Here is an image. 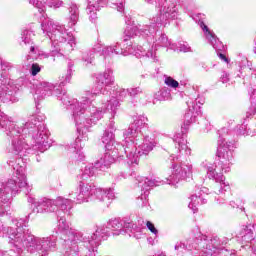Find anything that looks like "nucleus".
<instances>
[{"mask_svg":"<svg viewBox=\"0 0 256 256\" xmlns=\"http://www.w3.org/2000/svg\"><path fill=\"white\" fill-rule=\"evenodd\" d=\"M117 99L120 101H123L129 95V89H123V88H118L117 91Z\"/></svg>","mask_w":256,"mask_h":256,"instance_id":"nucleus-37","label":"nucleus"},{"mask_svg":"<svg viewBox=\"0 0 256 256\" xmlns=\"http://www.w3.org/2000/svg\"><path fill=\"white\" fill-rule=\"evenodd\" d=\"M133 143H125L124 145L117 144V147H114L112 150H106L104 156L96 162V168H100V171L110 167L111 164L115 163V160L118 159L121 161L123 155H126L128 163L130 165H139V157H141L136 151Z\"/></svg>","mask_w":256,"mask_h":256,"instance_id":"nucleus-11","label":"nucleus"},{"mask_svg":"<svg viewBox=\"0 0 256 256\" xmlns=\"http://www.w3.org/2000/svg\"><path fill=\"white\" fill-rule=\"evenodd\" d=\"M170 49L173 51H181L182 53H189V51H191V46H189L187 42H183L182 44H179V46H177V44H172Z\"/></svg>","mask_w":256,"mask_h":256,"instance_id":"nucleus-30","label":"nucleus"},{"mask_svg":"<svg viewBox=\"0 0 256 256\" xmlns=\"http://www.w3.org/2000/svg\"><path fill=\"white\" fill-rule=\"evenodd\" d=\"M230 206H231V207H236L237 204H235V201H231V202H230Z\"/></svg>","mask_w":256,"mask_h":256,"instance_id":"nucleus-48","label":"nucleus"},{"mask_svg":"<svg viewBox=\"0 0 256 256\" xmlns=\"http://www.w3.org/2000/svg\"><path fill=\"white\" fill-rule=\"evenodd\" d=\"M146 227L147 229H149L150 233H152L153 235H155V237H157V235H159V230H157L155 228V224L152 223L151 221H147L146 222Z\"/></svg>","mask_w":256,"mask_h":256,"instance_id":"nucleus-38","label":"nucleus"},{"mask_svg":"<svg viewBox=\"0 0 256 256\" xmlns=\"http://www.w3.org/2000/svg\"><path fill=\"white\" fill-rule=\"evenodd\" d=\"M39 123L41 120L37 114H29L22 122H8L6 135L10 144L7 146V152L11 155H21L31 147H37L41 153L49 149L47 131H41L43 126ZM37 125L38 128H35Z\"/></svg>","mask_w":256,"mask_h":256,"instance_id":"nucleus-2","label":"nucleus"},{"mask_svg":"<svg viewBox=\"0 0 256 256\" xmlns=\"http://www.w3.org/2000/svg\"><path fill=\"white\" fill-rule=\"evenodd\" d=\"M256 113V108H251L249 111V115H253Z\"/></svg>","mask_w":256,"mask_h":256,"instance_id":"nucleus-46","label":"nucleus"},{"mask_svg":"<svg viewBox=\"0 0 256 256\" xmlns=\"http://www.w3.org/2000/svg\"><path fill=\"white\" fill-rule=\"evenodd\" d=\"M179 0H165L160 13L150 19V25H153L155 30L163 27L170 19H177L179 17V8L177 7Z\"/></svg>","mask_w":256,"mask_h":256,"instance_id":"nucleus-14","label":"nucleus"},{"mask_svg":"<svg viewBox=\"0 0 256 256\" xmlns=\"http://www.w3.org/2000/svg\"><path fill=\"white\" fill-rule=\"evenodd\" d=\"M58 229L64 233L62 239L65 241L66 245L70 247L72 251H77L76 245L77 241L81 240L80 234L77 230H74L69 226L65 216H58Z\"/></svg>","mask_w":256,"mask_h":256,"instance_id":"nucleus-15","label":"nucleus"},{"mask_svg":"<svg viewBox=\"0 0 256 256\" xmlns=\"http://www.w3.org/2000/svg\"><path fill=\"white\" fill-rule=\"evenodd\" d=\"M95 188L93 185L85 182L79 183V193L72 192L69 194L72 203H88L93 201V192Z\"/></svg>","mask_w":256,"mask_h":256,"instance_id":"nucleus-17","label":"nucleus"},{"mask_svg":"<svg viewBox=\"0 0 256 256\" xmlns=\"http://www.w3.org/2000/svg\"><path fill=\"white\" fill-rule=\"evenodd\" d=\"M235 149V142L229 141V136L221 134L218 140L217 157L218 163L203 162V167L207 171L209 179L215 181L214 191L216 195H225L229 191V183L225 182L224 173L229 172L231 164L233 163V151Z\"/></svg>","mask_w":256,"mask_h":256,"instance_id":"nucleus-4","label":"nucleus"},{"mask_svg":"<svg viewBox=\"0 0 256 256\" xmlns=\"http://www.w3.org/2000/svg\"><path fill=\"white\" fill-rule=\"evenodd\" d=\"M33 32L29 30H24L21 34V41L24 45H29L33 39Z\"/></svg>","mask_w":256,"mask_h":256,"instance_id":"nucleus-32","label":"nucleus"},{"mask_svg":"<svg viewBox=\"0 0 256 256\" xmlns=\"http://www.w3.org/2000/svg\"><path fill=\"white\" fill-rule=\"evenodd\" d=\"M43 34L52 43L51 53L55 57L63 53H71L75 49L77 42L71 32H67L65 25L59 24L50 18H44L41 23Z\"/></svg>","mask_w":256,"mask_h":256,"instance_id":"nucleus-6","label":"nucleus"},{"mask_svg":"<svg viewBox=\"0 0 256 256\" xmlns=\"http://www.w3.org/2000/svg\"><path fill=\"white\" fill-rule=\"evenodd\" d=\"M229 243V238L217 236L212 239H207V236L203 235L199 229H196L193 238L186 240V243L177 242L175 244V251H191L192 255L199 256H213L223 249L225 245Z\"/></svg>","mask_w":256,"mask_h":256,"instance_id":"nucleus-8","label":"nucleus"},{"mask_svg":"<svg viewBox=\"0 0 256 256\" xmlns=\"http://www.w3.org/2000/svg\"><path fill=\"white\" fill-rule=\"evenodd\" d=\"M204 190H196L195 194H192L189 198L188 207L195 213L197 211V205H205L207 199L203 196Z\"/></svg>","mask_w":256,"mask_h":256,"instance_id":"nucleus-25","label":"nucleus"},{"mask_svg":"<svg viewBox=\"0 0 256 256\" xmlns=\"http://www.w3.org/2000/svg\"><path fill=\"white\" fill-rule=\"evenodd\" d=\"M240 209H241L242 211H245V208H243V207H241Z\"/></svg>","mask_w":256,"mask_h":256,"instance_id":"nucleus-53","label":"nucleus"},{"mask_svg":"<svg viewBox=\"0 0 256 256\" xmlns=\"http://www.w3.org/2000/svg\"><path fill=\"white\" fill-rule=\"evenodd\" d=\"M95 169H101V168L100 167L97 168L96 164L87 165L82 174V179H89V177H93V175H95Z\"/></svg>","mask_w":256,"mask_h":256,"instance_id":"nucleus-29","label":"nucleus"},{"mask_svg":"<svg viewBox=\"0 0 256 256\" xmlns=\"http://www.w3.org/2000/svg\"><path fill=\"white\" fill-rule=\"evenodd\" d=\"M34 213H55L57 217L60 215H71L73 209V201L71 199L58 196L56 199L43 198L34 202Z\"/></svg>","mask_w":256,"mask_h":256,"instance_id":"nucleus-13","label":"nucleus"},{"mask_svg":"<svg viewBox=\"0 0 256 256\" xmlns=\"http://www.w3.org/2000/svg\"><path fill=\"white\" fill-rule=\"evenodd\" d=\"M196 21L198 25L201 27L206 39L208 40V43L212 45L215 51H221L222 49H225V46H223V43L217 39V36L215 35V33H213V31H211L209 27L205 25V22H203V20L196 19Z\"/></svg>","mask_w":256,"mask_h":256,"instance_id":"nucleus-22","label":"nucleus"},{"mask_svg":"<svg viewBox=\"0 0 256 256\" xmlns=\"http://www.w3.org/2000/svg\"><path fill=\"white\" fill-rule=\"evenodd\" d=\"M161 3H163V0H158V6H161Z\"/></svg>","mask_w":256,"mask_h":256,"instance_id":"nucleus-50","label":"nucleus"},{"mask_svg":"<svg viewBox=\"0 0 256 256\" xmlns=\"http://www.w3.org/2000/svg\"><path fill=\"white\" fill-rule=\"evenodd\" d=\"M205 104V98L198 97L194 102L188 103V111L184 115V120L186 125H191L195 123L199 113H201V105Z\"/></svg>","mask_w":256,"mask_h":256,"instance_id":"nucleus-19","label":"nucleus"},{"mask_svg":"<svg viewBox=\"0 0 256 256\" xmlns=\"http://www.w3.org/2000/svg\"><path fill=\"white\" fill-rule=\"evenodd\" d=\"M8 164L14 169V179L8 180L0 186V200L2 203H8V201H11L13 193H17L19 189H22L26 194L31 191V186L27 183L25 164L23 163V160L19 158L16 160L15 164L13 161H9Z\"/></svg>","mask_w":256,"mask_h":256,"instance_id":"nucleus-9","label":"nucleus"},{"mask_svg":"<svg viewBox=\"0 0 256 256\" xmlns=\"http://www.w3.org/2000/svg\"><path fill=\"white\" fill-rule=\"evenodd\" d=\"M108 227L111 229L113 235H121L125 233V229L131 233H135V229H137V225L133 221L124 222L123 224L119 219L110 220Z\"/></svg>","mask_w":256,"mask_h":256,"instance_id":"nucleus-20","label":"nucleus"},{"mask_svg":"<svg viewBox=\"0 0 256 256\" xmlns=\"http://www.w3.org/2000/svg\"><path fill=\"white\" fill-rule=\"evenodd\" d=\"M218 57L219 59H221V61H224V63H227L229 65L230 60L229 58H227V56H225V54L218 52Z\"/></svg>","mask_w":256,"mask_h":256,"instance_id":"nucleus-41","label":"nucleus"},{"mask_svg":"<svg viewBox=\"0 0 256 256\" xmlns=\"http://www.w3.org/2000/svg\"><path fill=\"white\" fill-rule=\"evenodd\" d=\"M174 143H176V154L170 156L172 161H183L191 155V148L187 145V138L183 132L177 133L173 137Z\"/></svg>","mask_w":256,"mask_h":256,"instance_id":"nucleus-16","label":"nucleus"},{"mask_svg":"<svg viewBox=\"0 0 256 256\" xmlns=\"http://www.w3.org/2000/svg\"><path fill=\"white\" fill-rule=\"evenodd\" d=\"M30 5L36 7L39 13H45L47 7H53L54 9H59L63 6V1L61 0H29Z\"/></svg>","mask_w":256,"mask_h":256,"instance_id":"nucleus-24","label":"nucleus"},{"mask_svg":"<svg viewBox=\"0 0 256 256\" xmlns=\"http://www.w3.org/2000/svg\"><path fill=\"white\" fill-rule=\"evenodd\" d=\"M107 5V0H97L95 2H89L87 7V14L89 16V20L92 23L97 21V11H99V7H103Z\"/></svg>","mask_w":256,"mask_h":256,"instance_id":"nucleus-26","label":"nucleus"},{"mask_svg":"<svg viewBox=\"0 0 256 256\" xmlns=\"http://www.w3.org/2000/svg\"><path fill=\"white\" fill-rule=\"evenodd\" d=\"M115 122L113 120L110 121L108 125V129H106L102 136V143L105 145L106 151H113L119 143L115 142Z\"/></svg>","mask_w":256,"mask_h":256,"instance_id":"nucleus-21","label":"nucleus"},{"mask_svg":"<svg viewBox=\"0 0 256 256\" xmlns=\"http://www.w3.org/2000/svg\"><path fill=\"white\" fill-rule=\"evenodd\" d=\"M149 123V119L145 115H138L134 117V122L131 123L127 130L124 131V137H126L125 143H133L135 146V152L141 157V155H149L157 144V137L159 132L155 131L149 135L143 136L139 133V129H143Z\"/></svg>","mask_w":256,"mask_h":256,"instance_id":"nucleus-7","label":"nucleus"},{"mask_svg":"<svg viewBox=\"0 0 256 256\" xmlns=\"http://www.w3.org/2000/svg\"><path fill=\"white\" fill-rule=\"evenodd\" d=\"M216 201L218 205H225V198L223 196H219L218 198H216Z\"/></svg>","mask_w":256,"mask_h":256,"instance_id":"nucleus-43","label":"nucleus"},{"mask_svg":"<svg viewBox=\"0 0 256 256\" xmlns=\"http://www.w3.org/2000/svg\"><path fill=\"white\" fill-rule=\"evenodd\" d=\"M256 92H254V95H255Z\"/></svg>","mask_w":256,"mask_h":256,"instance_id":"nucleus-55","label":"nucleus"},{"mask_svg":"<svg viewBox=\"0 0 256 256\" xmlns=\"http://www.w3.org/2000/svg\"><path fill=\"white\" fill-rule=\"evenodd\" d=\"M142 91L143 90H141L140 87L128 89L130 97H136V95H139L140 93H142Z\"/></svg>","mask_w":256,"mask_h":256,"instance_id":"nucleus-40","label":"nucleus"},{"mask_svg":"<svg viewBox=\"0 0 256 256\" xmlns=\"http://www.w3.org/2000/svg\"><path fill=\"white\" fill-rule=\"evenodd\" d=\"M41 55H42V57H45V58L49 57V55H47V54H41Z\"/></svg>","mask_w":256,"mask_h":256,"instance_id":"nucleus-51","label":"nucleus"},{"mask_svg":"<svg viewBox=\"0 0 256 256\" xmlns=\"http://www.w3.org/2000/svg\"><path fill=\"white\" fill-rule=\"evenodd\" d=\"M71 77H73V69H68L65 76L60 79V87H65L67 83H71Z\"/></svg>","mask_w":256,"mask_h":256,"instance_id":"nucleus-34","label":"nucleus"},{"mask_svg":"<svg viewBox=\"0 0 256 256\" xmlns=\"http://www.w3.org/2000/svg\"><path fill=\"white\" fill-rule=\"evenodd\" d=\"M237 132L239 135H245V125H241Z\"/></svg>","mask_w":256,"mask_h":256,"instance_id":"nucleus-44","label":"nucleus"},{"mask_svg":"<svg viewBox=\"0 0 256 256\" xmlns=\"http://www.w3.org/2000/svg\"><path fill=\"white\" fill-rule=\"evenodd\" d=\"M73 65H75L73 63V61L72 60H68V69H73Z\"/></svg>","mask_w":256,"mask_h":256,"instance_id":"nucleus-45","label":"nucleus"},{"mask_svg":"<svg viewBox=\"0 0 256 256\" xmlns=\"http://www.w3.org/2000/svg\"><path fill=\"white\" fill-rule=\"evenodd\" d=\"M96 83H98V92H86L80 99L79 111L74 112V121L76 124L78 137L70 148V152L74 153V159L76 161H83L85 159V153H83V147L89 137L87 133L89 132V127L96 125L98 121L103 119V115L110 111L112 115H115L117 107H119V99L112 96L107 103L102 102L101 104L92 105L93 100L97 97V93L103 89V87H109L115 83V77L113 76V70L106 69L104 72L97 74Z\"/></svg>","mask_w":256,"mask_h":256,"instance_id":"nucleus-1","label":"nucleus"},{"mask_svg":"<svg viewBox=\"0 0 256 256\" xmlns=\"http://www.w3.org/2000/svg\"><path fill=\"white\" fill-rule=\"evenodd\" d=\"M66 21H67V27H69L70 29H73V27L77 25L79 21V8L77 7V5L72 4L69 7V13L66 18Z\"/></svg>","mask_w":256,"mask_h":256,"instance_id":"nucleus-27","label":"nucleus"},{"mask_svg":"<svg viewBox=\"0 0 256 256\" xmlns=\"http://www.w3.org/2000/svg\"><path fill=\"white\" fill-rule=\"evenodd\" d=\"M102 51V55L104 59H109L113 57V55H123L127 57V55H134L135 57H147L148 59H155V49L151 44H144L143 46L133 44V42L124 39L123 45L117 42L111 46H102L101 44H96L89 50L88 52L83 54V61L86 67L89 65H93L95 61V53H99Z\"/></svg>","mask_w":256,"mask_h":256,"instance_id":"nucleus-5","label":"nucleus"},{"mask_svg":"<svg viewBox=\"0 0 256 256\" xmlns=\"http://www.w3.org/2000/svg\"><path fill=\"white\" fill-rule=\"evenodd\" d=\"M170 97L171 92H169L167 89H162L155 94V99L158 101H167V99H170Z\"/></svg>","mask_w":256,"mask_h":256,"instance_id":"nucleus-31","label":"nucleus"},{"mask_svg":"<svg viewBox=\"0 0 256 256\" xmlns=\"http://www.w3.org/2000/svg\"><path fill=\"white\" fill-rule=\"evenodd\" d=\"M30 51H31L32 53L35 52V47H34V46H31Z\"/></svg>","mask_w":256,"mask_h":256,"instance_id":"nucleus-49","label":"nucleus"},{"mask_svg":"<svg viewBox=\"0 0 256 256\" xmlns=\"http://www.w3.org/2000/svg\"><path fill=\"white\" fill-rule=\"evenodd\" d=\"M164 83L167 87H171L172 89H177V87H179V82L171 76H165Z\"/></svg>","mask_w":256,"mask_h":256,"instance_id":"nucleus-36","label":"nucleus"},{"mask_svg":"<svg viewBox=\"0 0 256 256\" xmlns=\"http://www.w3.org/2000/svg\"><path fill=\"white\" fill-rule=\"evenodd\" d=\"M9 123H12L11 120H9L6 115L0 111V125L2 126V129H5L6 133L9 129Z\"/></svg>","mask_w":256,"mask_h":256,"instance_id":"nucleus-35","label":"nucleus"},{"mask_svg":"<svg viewBox=\"0 0 256 256\" xmlns=\"http://www.w3.org/2000/svg\"><path fill=\"white\" fill-rule=\"evenodd\" d=\"M111 7H116L120 13L125 9V1L123 0H108Z\"/></svg>","mask_w":256,"mask_h":256,"instance_id":"nucleus-33","label":"nucleus"},{"mask_svg":"<svg viewBox=\"0 0 256 256\" xmlns=\"http://www.w3.org/2000/svg\"><path fill=\"white\" fill-rule=\"evenodd\" d=\"M14 227L3 228V234L18 253L27 251L31 256H47L57 247L55 236L38 237L23 226V220H13Z\"/></svg>","mask_w":256,"mask_h":256,"instance_id":"nucleus-3","label":"nucleus"},{"mask_svg":"<svg viewBox=\"0 0 256 256\" xmlns=\"http://www.w3.org/2000/svg\"><path fill=\"white\" fill-rule=\"evenodd\" d=\"M220 79H221L222 83H228L229 82V74L224 72Z\"/></svg>","mask_w":256,"mask_h":256,"instance_id":"nucleus-42","label":"nucleus"},{"mask_svg":"<svg viewBox=\"0 0 256 256\" xmlns=\"http://www.w3.org/2000/svg\"><path fill=\"white\" fill-rule=\"evenodd\" d=\"M153 43L158 47H169V49L173 47V44L169 42V38H167V35L165 34H159Z\"/></svg>","mask_w":256,"mask_h":256,"instance_id":"nucleus-28","label":"nucleus"},{"mask_svg":"<svg viewBox=\"0 0 256 256\" xmlns=\"http://www.w3.org/2000/svg\"><path fill=\"white\" fill-rule=\"evenodd\" d=\"M199 17H200V19H202L204 17V15L203 14H199Z\"/></svg>","mask_w":256,"mask_h":256,"instance_id":"nucleus-52","label":"nucleus"},{"mask_svg":"<svg viewBox=\"0 0 256 256\" xmlns=\"http://www.w3.org/2000/svg\"><path fill=\"white\" fill-rule=\"evenodd\" d=\"M37 73H41V66H39V64L34 63L31 66V75L33 77H35V75H37Z\"/></svg>","mask_w":256,"mask_h":256,"instance_id":"nucleus-39","label":"nucleus"},{"mask_svg":"<svg viewBox=\"0 0 256 256\" xmlns=\"http://www.w3.org/2000/svg\"><path fill=\"white\" fill-rule=\"evenodd\" d=\"M144 1H145V3H149L150 5H153L155 0H144Z\"/></svg>","mask_w":256,"mask_h":256,"instance_id":"nucleus-47","label":"nucleus"},{"mask_svg":"<svg viewBox=\"0 0 256 256\" xmlns=\"http://www.w3.org/2000/svg\"><path fill=\"white\" fill-rule=\"evenodd\" d=\"M0 256H3V253L0 252Z\"/></svg>","mask_w":256,"mask_h":256,"instance_id":"nucleus-54","label":"nucleus"},{"mask_svg":"<svg viewBox=\"0 0 256 256\" xmlns=\"http://www.w3.org/2000/svg\"><path fill=\"white\" fill-rule=\"evenodd\" d=\"M172 174L166 178V181L157 179H149V178H143L139 182V187H141L142 191H144V194L147 195L149 192V188L151 187H159V185H165L167 183L168 185H175L176 183H179V181H183V179H189L191 175H193V164L189 161L181 160L178 164H173L172 167Z\"/></svg>","mask_w":256,"mask_h":256,"instance_id":"nucleus-10","label":"nucleus"},{"mask_svg":"<svg viewBox=\"0 0 256 256\" xmlns=\"http://www.w3.org/2000/svg\"><path fill=\"white\" fill-rule=\"evenodd\" d=\"M96 199L100 203H104V205L109 206L110 201L115 199V191L113 188L102 189V188H94V192L92 194V201Z\"/></svg>","mask_w":256,"mask_h":256,"instance_id":"nucleus-23","label":"nucleus"},{"mask_svg":"<svg viewBox=\"0 0 256 256\" xmlns=\"http://www.w3.org/2000/svg\"><path fill=\"white\" fill-rule=\"evenodd\" d=\"M156 31L157 30L155 29V26H153L152 24H150V26H142L141 28L128 25L124 31V35L129 39L137 37V35H141L142 37H148V41H151V39H153V33H155Z\"/></svg>","mask_w":256,"mask_h":256,"instance_id":"nucleus-18","label":"nucleus"},{"mask_svg":"<svg viewBox=\"0 0 256 256\" xmlns=\"http://www.w3.org/2000/svg\"><path fill=\"white\" fill-rule=\"evenodd\" d=\"M51 95H55L60 101H62L63 105H66L70 111H73L72 115H75V111H79L80 107L77 99H70L67 93L63 90H55V85L53 83L48 81L39 82L34 95L35 101H41L45 99V97H51ZM73 119H75V116H73Z\"/></svg>","mask_w":256,"mask_h":256,"instance_id":"nucleus-12","label":"nucleus"}]
</instances>
